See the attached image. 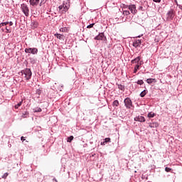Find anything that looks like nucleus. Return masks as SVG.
<instances>
[{"label": "nucleus", "mask_w": 182, "mask_h": 182, "mask_svg": "<svg viewBox=\"0 0 182 182\" xmlns=\"http://www.w3.org/2000/svg\"><path fill=\"white\" fill-rule=\"evenodd\" d=\"M149 91H147V90H144V91H142L141 93H140V96L141 97H144L147 93H148Z\"/></svg>", "instance_id": "a211bd4d"}, {"label": "nucleus", "mask_w": 182, "mask_h": 182, "mask_svg": "<svg viewBox=\"0 0 182 182\" xmlns=\"http://www.w3.org/2000/svg\"><path fill=\"white\" fill-rule=\"evenodd\" d=\"M21 73L24 75L26 80H29L31 77H32V71H31V69L29 68L25 69L21 72Z\"/></svg>", "instance_id": "f03ea898"}, {"label": "nucleus", "mask_w": 182, "mask_h": 182, "mask_svg": "<svg viewBox=\"0 0 182 182\" xmlns=\"http://www.w3.org/2000/svg\"><path fill=\"white\" fill-rule=\"evenodd\" d=\"M154 2L160 3L161 2V0H153Z\"/></svg>", "instance_id": "f704fd0d"}, {"label": "nucleus", "mask_w": 182, "mask_h": 182, "mask_svg": "<svg viewBox=\"0 0 182 182\" xmlns=\"http://www.w3.org/2000/svg\"><path fill=\"white\" fill-rule=\"evenodd\" d=\"M171 171V168H168V167L165 168V171H166V173H170Z\"/></svg>", "instance_id": "cd10ccee"}, {"label": "nucleus", "mask_w": 182, "mask_h": 182, "mask_svg": "<svg viewBox=\"0 0 182 182\" xmlns=\"http://www.w3.org/2000/svg\"><path fill=\"white\" fill-rule=\"evenodd\" d=\"M60 32H64V31H65V28H61L60 29Z\"/></svg>", "instance_id": "e433bc0d"}, {"label": "nucleus", "mask_w": 182, "mask_h": 182, "mask_svg": "<svg viewBox=\"0 0 182 182\" xmlns=\"http://www.w3.org/2000/svg\"><path fill=\"white\" fill-rule=\"evenodd\" d=\"M118 89H120V90H124V85H118Z\"/></svg>", "instance_id": "a878e982"}, {"label": "nucleus", "mask_w": 182, "mask_h": 182, "mask_svg": "<svg viewBox=\"0 0 182 182\" xmlns=\"http://www.w3.org/2000/svg\"><path fill=\"white\" fill-rule=\"evenodd\" d=\"M21 140L22 141H25L24 137H23V136H21Z\"/></svg>", "instance_id": "4c0bfd02"}, {"label": "nucleus", "mask_w": 182, "mask_h": 182, "mask_svg": "<svg viewBox=\"0 0 182 182\" xmlns=\"http://www.w3.org/2000/svg\"><path fill=\"white\" fill-rule=\"evenodd\" d=\"M95 26V23H91L87 26V29H90V28H93Z\"/></svg>", "instance_id": "c85d7f7f"}, {"label": "nucleus", "mask_w": 182, "mask_h": 182, "mask_svg": "<svg viewBox=\"0 0 182 182\" xmlns=\"http://www.w3.org/2000/svg\"><path fill=\"white\" fill-rule=\"evenodd\" d=\"M21 9L24 15H26V16H29V9L28 8L27 5L26 4L21 5Z\"/></svg>", "instance_id": "423d86ee"}, {"label": "nucleus", "mask_w": 182, "mask_h": 182, "mask_svg": "<svg viewBox=\"0 0 182 182\" xmlns=\"http://www.w3.org/2000/svg\"><path fill=\"white\" fill-rule=\"evenodd\" d=\"M143 65V62L140 61L139 65L136 64L134 68V73H137V70H139V68Z\"/></svg>", "instance_id": "ddd939ff"}, {"label": "nucleus", "mask_w": 182, "mask_h": 182, "mask_svg": "<svg viewBox=\"0 0 182 182\" xmlns=\"http://www.w3.org/2000/svg\"><path fill=\"white\" fill-rule=\"evenodd\" d=\"M28 116H29V113H28V112H25V113H23V114H22V117H23V119H26L27 117H28Z\"/></svg>", "instance_id": "4be33fe9"}, {"label": "nucleus", "mask_w": 182, "mask_h": 182, "mask_svg": "<svg viewBox=\"0 0 182 182\" xmlns=\"http://www.w3.org/2000/svg\"><path fill=\"white\" fill-rule=\"evenodd\" d=\"M140 56H138L135 59L132 60V63H133V65H134V63H136V65H140Z\"/></svg>", "instance_id": "9b49d317"}, {"label": "nucleus", "mask_w": 182, "mask_h": 182, "mask_svg": "<svg viewBox=\"0 0 182 182\" xmlns=\"http://www.w3.org/2000/svg\"><path fill=\"white\" fill-rule=\"evenodd\" d=\"M40 0H30V5L32 6H37L38 5Z\"/></svg>", "instance_id": "f8f14e48"}, {"label": "nucleus", "mask_w": 182, "mask_h": 182, "mask_svg": "<svg viewBox=\"0 0 182 182\" xmlns=\"http://www.w3.org/2000/svg\"><path fill=\"white\" fill-rule=\"evenodd\" d=\"M95 39L96 41H103L105 39V34L103 33H100L98 36H97Z\"/></svg>", "instance_id": "6e6552de"}, {"label": "nucleus", "mask_w": 182, "mask_h": 182, "mask_svg": "<svg viewBox=\"0 0 182 182\" xmlns=\"http://www.w3.org/2000/svg\"><path fill=\"white\" fill-rule=\"evenodd\" d=\"M9 174V173H5L3 175L2 178H6L8 177Z\"/></svg>", "instance_id": "2f4dec72"}, {"label": "nucleus", "mask_w": 182, "mask_h": 182, "mask_svg": "<svg viewBox=\"0 0 182 182\" xmlns=\"http://www.w3.org/2000/svg\"><path fill=\"white\" fill-rule=\"evenodd\" d=\"M110 138H105L104 142H101L102 146H105L106 143H110Z\"/></svg>", "instance_id": "f3484780"}, {"label": "nucleus", "mask_w": 182, "mask_h": 182, "mask_svg": "<svg viewBox=\"0 0 182 182\" xmlns=\"http://www.w3.org/2000/svg\"><path fill=\"white\" fill-rule=\"evenodd\" d=\"M9 23L10 26H12V25H14V23L12 21L9 22Z\"/></svg>", "instance_id": "c9c22d12"}, {"label": "nucleus", "mask_w": 182, "mask_h": 182, "mask_svg": "<svg viewBox=\"0 0 182 182\" xmlns=\"http://www.w3.org/2000/svg\"><path fill=\"white\" fill-rule=\"evenodd\" d=\"M123 11V15H126L127 16L130 14V11L129 10H126V9H124V6L122 9Z\"/></svg>", "instance_id": "6ab92c4d"}, {"label": "nucleus", "mask_w": 182, "mask_h": 182, "mask_svg": "<svg viewBox=\"0 0 182 182\" xmlns=\"http://www.w3.org/2000/svg\"><path fill=\"white\" fill-rule=\"evenodd\" d=\"M149 127H151V129L159 127V123L157 122L149 123Z\"/></svg>", "instance_id": "dca6fc26"}, {"label": "nucleus", "mask_w": 182, "mask_h": 182, "mask_svg": "<svg viewBox=\"0 0 182 182\" xmlns=\"http://www.w3.org/2000/svg\"><path fill=\"white\" fill-rule=\"evenodd\" d=\"M53 181L58 182V180H56V178H53Z\"/></svg>", "instance_id": "58836bf2"}, {"label": "nucleus", "mask_w": 182, "mask_h": 182, "mask_svg": "<svg viewBox=\"0 0 182 182\" xmlns=\"http://www.w3.org/2000/svg\"><path fill=\"white\" fill-rule=\"evenodd\" d=\"M73 139H74L73 136H70L68 137V139H67L68 143H71L72 140H73Z\"/></svg>", "instance_id": "5701e85b"}, {"label": "nucleus", "mask_w": 182, "mask_h": 182, "mask_svg": "<svg viewBox=\"0 0 182 182\" xmlns=\"http://www.w3.org/2000/svg\"><path fill=\"white\" fill-rule=\"evenodd\" d=\"M143 83H144V82H143V80H139L137 81V85H143Z\"/></svg>", "instance_id": "7c9ffc66"}, {"label": "nucleus", "mask_w": 182, "mask_h": 182, "mask_svg": "<svg viewBox=\"0 0 182 182\" xmlns=\"http://www.w3.org/2000/svg\"><path fill=\"white\" fill-rule=\"evenodd\" d=\"M38 23L36 21H33L31 23V26H32V28H33V29L38 28Z\"/></svg>", "instance_id": "aec40b11"}, {"label": "nucleus", "mask_w": 182, "mask_h": 182, "mask_svg": "<svg viewBox=\"0 0 182 182\" xmlns=\"http://www.w3.org/2000/svg\"><path fill=\"white\" fill-rule=\"evenodd\" d=\"M9 23V22L1 23H0V26H5L8 25Z\"/></svg>", "instance_id": "c756f323"}, {"label": "nucleus", "mask_w": 182, "mask_h": 182, "mask_svg": "<svg viewBox=\"0 0 182 182\" xmlns=\"http://www.w3.org/2000/svg\"><path fill=\"white\" fill-rule=\"evenodd\" d=\"M128 9L130 11L131 14L133 15H136L137 14V9H136V5L131 4V5H124V9Z\"/></svg>", "instance_id": "f257e3e1"}, {"label": "nucleus", "mask_w": 182, "mask_h": 182, "mask_svg": "<svg viewBox=\"0 0 182 182\" xmlns=\"http://www.w3.org/2000/svg\"><path fill=\"white\" fill-rule=\"evenodd\" d=\"M6 33H11V31L8 28H6Z\"/></svg>", "instance_id": "72a5a7b5"}, {"label": "nucleus", "mask_w": 182, "mask_h": 182, "mask_svg": "<svg viewBox=\"0 0 182 182\" xmlns=\"http://www.w3.org/2000/svg\"><path fill=\"white\" fill-rule=\"evenodd\" d=\"M25 52L26 53H32L33 55H36V53H38V48H26Z\"/></svg>", "instance_id": "39448f33"}, {"label": "nucleus", "mask_w": 182, "mask_h": 182, "mask_svg": "<svg viewBox=\"0 0 182 182\" xmlns=\"http://www.w3.org/2000/svg\"><path fill=\"white\" fill-rule=\"evenodd\" d=\"M55 36H56V38L58 39H59L60 41H65V36H63L62 34L55 33Z\"/></svg>", "instance_id": "4468645a"}, {"label": "nucleus", "mask_w": 182, "mask_h": 182, "mask_svg": "<svg viewBox=\"0 0 182 182\" xmlns=\"http://www.w3.org/2000/svg\"><path fill=\"white\" fill-rule=\"evenodd\" d=\"M48 1H49V0H41V5H42V4H46V2H48Z\"/></svg>", "instance_id": "473e14b6"}, {"label": "nucleus", "mask_w": 182, "mask_h": 182, "mask_svg": "<svg viewBox=\"0 0 182 182\" xmlns=\"http://www.w3.org/2000/svg\"><path fill=\"white\" fill-rule=\"evenodd\" d=\"M154 116H156V114L154 112H149L148 114V117L149 118L154 117Z\"/></svg>", "instance_id": "b1692460"}, {"label": "nucleus", "mask_w": 182, "mask_h": 182, "mask_svg": "<svg viewBox=\"0 0 182 182\" xmlns=\"http://www.w3.org/2000/svg\"><path fill=\"white\" fill-rule=\"evenodd\" d=\"M141 45V40H135L133 43L134 48H139Z\"/></svg>", "instance_id": "0eeeda50"}, {"label": "nucleus", "mask_w": 182, "mask_h": 182, "mask_svg": "<svg viewBox=\"0 0 182 182\" xmlns=\"http://www.w3.org/2000/svg\"><path fill=\"white\" fill-rule=\"evenodd\" d=\"M113 106H116V107H117V106H119V101L118 100H114L113 102Z\"/></svg>", "instance_id": "393cba45"}, {"label": "nucleus", "mask_w": 182, "mask_h": 182, "mask_svg": "<svg viewBox=\"0 0 182 182\" xmlns=\"http://www.w3.org/2000/svg\"><path fill=\"white\" fill-rule=\"evenodd\" d=\"M134 120L135 122H146V119L143 116H138L134 118Z\"/></svg>", "instance_id": "1a4fd4ad"}, {"label": "nucleus", "mask_w": 182, "mask_h": 182, "mask_svg": "<svg viewBox=\"0 0 182 182\" xmlns=\"http://www.w3.org/2000/svg\"><path fill=\"white\" fill-rule=\"evenodd\" d=\"M34 112H42V109H41L40 107H36V109H33Z\"/></svg>", "instance_id": "bb28decb"}, {"label": "nucleus", "mask_w": 182, "mask_h": 182, "mask_svg": "<svg viewBox=\"0 0 182 182\" xmlns=\"http://www.w3.org/2000/svg\"><path fill=\"white\" fill-rule=\"evenodd\" d=\"M67 5V4H63L62 5L59 6L58 9L59 11H60L61 14H65V12H68L69 8Z\"/></svg>", "instance_id": "20e7f679"}, {"label": "nucleus", "mask_w": 182, "mask_h": 182, "mask_svg": "<svg viewBox=\"0 0 182 182\" xmlns=\"http://www.w3.org/2000/svg\"><path fill=\"white\" fill-rule=\"evenodd\" d=\"M22 102H23V100H21L20 102H18L17 105H16L14 106V108L19 109V107H21V106H22Z\"/></svg>", "instance_id": "412c9836"}, {"label": "nucleus", "mask_w": 182, "mask_h": 182, "mask_svg": "<svg viewBox=\"0 0 182 182\" xmlns=\"http://www.w3.org/2000/svg\"><path fill=\"white\" fill-rule=\"evenodd\" d=\"M167 18L168 19H173L174 18V11L173 10H171L167 14Z\"/></svg>", "instance_id": "9d476101"}, {"label": "nucleus", "mask_w": 182, "mask_h": 182, "mask_svg": "<svg viewBox=\"0 0 182 182\" xmlns=\"http://www.w3.org/2000/svg\"><path fill=\"white\" fill-rule=\"evenodd\" d=\"M157 81L155 78H149L146 80V82L149 83V85H151V83L154 82L156 83Z\"/></svg>", "instance_id": "2eb2a0df"}, {"label": "nucleus", "mask_w": 182, "mask_h": 182, "mask_svg": "<svg viewBox=\"0 0 182 182\" xmlns=\"http://www.w3.org/2000/svg\"><path fill=\"white\" fill-rule=\"evenodd\" d=\"M124 102L127 109H132V107H133V102H132V100L130 98L127 97L124 100Z\"/></svg>", "instance_id": "7ed1b4c3"}]
</instances>
